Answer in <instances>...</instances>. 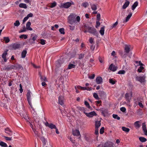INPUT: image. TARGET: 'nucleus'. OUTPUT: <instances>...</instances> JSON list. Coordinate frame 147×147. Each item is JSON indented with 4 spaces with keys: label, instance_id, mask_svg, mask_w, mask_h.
Returning <instances> with one entry per match:
<instances>
[{
    "label": "nucleus",
    "instance_id": "nucleus-1",
    "mask_svg": "<svg viewBox=\"0 0 147 147\" xmlns=\"http://www.w3.org/2000/svg\"><path fill=\"white\" fill-rule=\"evenodd\" d=\"M76 15L73 13H72L68 16L67 21L68 23L71 25L74 23L78 24V23L80 22V18L79 16H78L76 17Z\"/></svg>",
    "mask_w": 147,
    "mask_h": 147
},
{
    "label": "nucleus",
    "instance_id": "nucleus-2",
    "mask_svg": "<svg viewBox=\"0 0 147 147\" xmlns=\"http://www.w3.org/2000/svg\"><path fill=\"white\" fill-rule=\"evenodd\" d=\"M85 28L88 30V32L92 34L94 36H98V33L96 29L93 27H90L89 26L84 25Z\"/></svg>",
    "mask_w": 147,
    "mask_h": 147
},
{
    "label": "nucleus",
    "instance_id": "nucleus-3",
    "mask_svg": "<svg viewBox=\"0 0 147 147\" xmlns=\"http://www.w3.org/2000/svg\"><path fill=\"white\" fill-rule=\"evenodd\" d=\"M31 92L30 91H28L27 93L26 94L27 99L28 100V103L29 105H30L31 108L33 109V108L32 107V104L31 98Z\"/></svg>",
    "mask_w": 147,
    "mask_h": 147
},
{
    "label": "nucleus",
    "instance_id": "nucleus-4",
    "mask_svg": "<svg viewBox=\"0 0 147 147\" xmlns=\"http://www.w3.org/2000/svg\"><path fill=\"white\" fill-rule=\"evenodd\" d=\"M74 4V3L73 2H67L62 5V7L63 8L67 9L70 7L72 5Z\"/></svg>",
    "mask_w": 147,
    "mask_h": 147
},
{
    "label": "nucleus",
    "instance_id": "nucleus-5",
    "mask_svg": "<svg viewBox=\"0 0 147 147\" xmlns=\"http://www.w3.org/2000/svg\"><path fill=\"white\" fill-rule=\"evenodd\" d=\"M146 78V76H136V80L140 82L141 83H142L145 81Z\"/></svg>",
    "mask_w": 147,
    "mask_h": 147
},
{
    "label": "nucleus",
    "instance_id": "nucleus-6",
    "mask_svg": "<svg viewBox=\"0 0 147 147\" xmlns=\"http://www.w3.org/2000/svg\"><path fill=\"white\" fill-rule=\"evenodd\" d=\"M84 114L88 117H92L94 116H96V113L94 111H92L89 113L86 112L85 111L84 112Z\"/></svg>",
    "mask_w": 147,
    "mask_h": 147
},
{
    "label": "nucleus",
    "instance_id": "nucleus-7",
    "mask_svg": "<svg viewBox=\"0 0 147 147\" xmlns=\"http://www.w3.org/2000/svg\"><path fill=\"white\" fill-rule=\"evenodd\" d=\"M124 47V52L125 53L128 54L130 51L131 46L129 45L125 44Z\"/></svg>",
    "mask_w": 147,
    "mask_h": 147
},
{
    "label": "nucleus",
    "instance_id": "nucleus-8",
    "mask_svg": "<svg viewBox=\"0 0 147 147\" xmlns=\"http://www.w3.org/2000/svg\"><path fill=\"white\" fill-rule=\"evenodd\" d=\"M5 133L7 134V136H11L12 135L13 132L9 127L5 128Z\"/></svg>",
    "mask_w": 147,
    "mask_h": 147
},
{
    "label": "nucleus",
    "instance_id": "nucleus-9",
    "mask_svg": "<svg viewBox=\"0 0 147 147\" xmlns=\"http://www.w3.org/2000/svg\"><path fill=\"white\" fill-rule=\"evenodd\" d=\"M132 97V94H129L126 93L125 95V97L126 101L128 102H130Z\"/></svg>",
    "mask_w": 147,
    "mask_h": 147
},
{
    "label": "nucleus",
    "instance_id": "nucleus-10",
    "mask_svg": "<svg viewBox=\"0 0 147 147\" xmlns=\"http://www.w3.org/2000/svg\"><path fill=\"white\" fill-rule=\"evenodd\" d=\"M98 94L100 97L102 98H105L106 97V93L102 90H99Z\"/></svg>",
    "mask_w": 147,
    "mask_h": 147
},
{
    "label": "nucleus",
    "instance_id": "nucleus-11",
    "mask_svg": "<svg viewBox=\"0 0 147 147\" xmlns=\"http://www.w3.org/2000/svg\"><path fill=\"white\" fill-rule=\"evenodd\" d=\"M64 98L62 96H60L58 98V103L61 105L64 104Z\"/></svg>",
    "mask_w": 147,
    "mask_h": 147
},
{
    "label": "nucleus",
    "instance_id": "nucleus-12",
    "mask_svg": "<svg viewBox=\"0 0 147 147\" xmlns=\"http://www.w3.org/2000/svg\"><path fill=\"white\" fill-rule=\"evenodd\" d=\"M20 44L17 43H15L12 44L11 45V47L12 48L15 50L20 48Z\"/></svg>",
    "mask_w": 147,
    "mask_h": 147
},
{
    "label": "nucleus",
    "instance_id": "nucleus-13",
    "mask_svg": "<svg viewBox=\"0 0 147 147\" xmlns=\"http://www.w3.org/2000/svg\"><path fill=\"white\" fill-rule=\"evenodd\" d=\"M102 78L100 77H97L96 80V81L97 84H100L102 83Z\"/></svg>",
    "mask_w": 147,
    "mask_h": 147
},
{
    "label": "nucleus",
    "instance_id": "nucleus-14",
    "mask_svg": "<svg viewBox=\"0 0 147 147\" xmlns=\"http://www.w3.org/2000/svg\"><path fill=\"white\" fill-rule=\"evenodd\" d=\"M109 69L113 71H115L117 70V67L116 66L113 65V64H111L109 67Z\"/></svg>",
    "mask_w": 147,
    "mask_h": 147
},
{
    "label": "nucleus",
    "instance_id": "nucleus-15",
    "mask_svg": "<svg viewBox=\"0 0 147 147\" xmlns=\"http://www.w3.org/2000/svg\"><path fill=\"white\" fill-rule=\"evenodd\" d=\"M31 25V22H28L26 24V29L29 30H32V29L30 27V26Z\"/></svg>",
    "mask_w": 147,
    "mask_h": 147
},
{
    "label": "nucleus",
    "instance_id": "nucleus-16",
    "mask_svg": "<svg viewBox=\"0 0 147 147\" xmlns=\"http://www.w3.org/2000/svg\"><path fill=\"white\" fill-rule=\"evenodd\" d=\"M73 134L74 136H78L80 135V132L78 130H73Z\"/></svg>",
    "mask_w": 147,
    "mask_h": 147
},
{
    "label": "nucleus",
    "instance_id": "nucleus-17",
    "mask_svg": "<svg viewBox=\"0 0 147 147\" xmlns=\"http://www.w3.org/2000/svg\"><path fill=\"white\" fill-rule=\"evenodd\" d=\"M101 125L100 121H96L95 122V128H98Z\"/></svg>",
    "mask_w": 147,
    "mask_h": 147
},
{
    "label": "nucleus",
    "instance_id": "nucleus-18",
    "mask_svg": "<svg viewBox=\"0 0 147 147\" xmlns=\"http://www.w3.org/2000/svg\"><path fill=\"white\" fill-rule=\"evenodd\" d=\"M127 53L124 52L122 51L121 53V56L123 59H125L126 58L127 56Z\"/></svg>",
    "mask_w": 147,
    "mask_h": 147
},
{
    "label": "nucleus",
    "instance_id": "nucleus-19",
    "mask_svg": "<svg viewBox=\"0 0 147 147\" xmlns=\"http://www.w3.org/2000/svg\"><path fill=\"white\" fill-rule=\"evenodd\" d=\"M132 16V13L131 12L129 13V14L126 17L125 21H123V23H124L125 22H128L130 19V18Z\"/></svg>",
    "mask_w": 147,
    "mask_h": 147
},
{
    "label": "nucleus",
    "instance_id": "nucleus-20",
    "mask_svg": "<svg viewBox=\"0 0 147 147\" xmlns=\"http://www.w3.org/2000/svg\"><path fill=\"white\" fill-rule=\"evenodd\" d=\"M140 123V121H137L134 123V125L136 128H138L140 127V125L139 123Z\"/></svg>",
    "mask_w": 147,
    "mask_h": 147
},
{
    "label": "nucleus",
    "instance_id": "nucleus-21",
    "mask_svg": "<svg viewBox=\"0 0 147 147\" xmlns=\"http://www.w3.org/2000/svg\"><path fill=\"white\" fill-rule=\"evenodd\" d=\"M122 129L123 131L126 133H128L130 131V129L129 128H127L125 127H122Z\"/></svg>",
    "mask_w": 147,
    "mask_h": 147
},
{
    "label": "nucleus",
    "instance_id": "nucleus-22",
    "mask_svg": "<svg viewBox=\"0 0 147 147\" xmlns=\"http://www.w3.org/2000/svg\"><path fill=\"white\" fill-rule=\"evenodd\" d=\"M27 53V51L25 50H24L21 53V57L23 58H24L26 56Z\"/></svg>",
    "mask_w": 147,
    "mask_h": 147
},
{
    "label": "nucleus",
    "instance_id": "nucleus-23",
    "mask_svg": "<svg viewBox=\"0 0 147 147\" xmlns=\"http://www.w3.org/2000/svg\"><path fill=\"white\" fill-rule=\"evenodd\" d=\"M40 140L43 143V146H45L46 145L47 142L46 139L44 137H41Z\"/></svg>",
    "mask_w": 147,
    "mask_h": 147
},
{
    "label": "nucleus",
    "instance_id": "nucleus-24",
    "mask_svg": "<svg viewBox=\"0 0 147 147\" xmlns=\"http://www.w3.org/2000/svg\"><path fill=\"white\" fill-rule=\"evenodd\" d=\"M11 69H14V65H10L5 68V69L6 70H9Z\"/></svg>",
    "mask_w": 147,
    "mask_h": 147
},
{
    "label": "nucleus",
    "instance_id": "nucleus-25",
    "mask_svg": "<svg viewBox=\"0 0 147 147\" xmlns=\"http://www.w3.org/2000/svg\"><path fill=\"white\" fill-rule=\"evenodd\" d=\"M129 1H127L123 6L122 8L123 9H125L129 5Z\"/></svg>",
    "mask_w": 147,
    "mask_h": 147
},
{
    "label": "nucleus",
    "instance_id": "nucleus-26",
    "mask_svg": "<svg viewBox=\"0 0 147 147\" xmlns=\"http://www.w3.org/2000/svg\"><path fill=\"white\" fill-rule=\"evenodd\" d=\"M138 3L137 1L135 2L134 4L132 6V9L134 10L136 7L138 5Z\"/></svg>",
    "mask_w": 147,
    "mask_h": 147
},
{
    "label": "nucleus",
    "instance_id": "nucleus-27",
    "mask_svg": "<svg viewBox=\"0 0 147 147\" xmlns=\"http://www.w3.org/2000/svg\"><path fill=\"white\" fill-rule=\"evenodd\" d=\"M103 147H113V146L111 143H106L105 144Z\"/></svg>",
    "mask_w": 147,
    "mask_h": 147
},
{
    "label": "nucleus",
    "instance_id": "nucleus-28",
    "mask_svg": "<svg viewBox=\"0 0 147 147\" xmlns=\"http://www.w3.org/2000/svg\"><path fill=\"white\" fill-rule=\"evenodd\" d=\"M19 6L20 8H22L25 9L27 8V7L26 4L21 3L19 5Z\"/></svg>",
    "mask_w": 147,
    "mask_h": 147
},
{
    "label": "nucleus",
    "instance_id": "nucleus-29",
    "mask_svg": "<svg viewBox=\"0 0 147 147\" xmlns=\"http://www.w3.org/2000/svg\"><path fill=\"white\" fill-rule=\"evenodd\" d=\"M76 65L73 64L69 63V65L67 69H71L73 68H75V67Z\"/></svg>",
    "mask_w": 147,
    "mask_h": 147
},
{
    "label": "nucleus",
    "instance_id": "nucleus-30",
    "mask_svg": "<svg viewBox=\"0 0 147 147\" xmlns=\"http://www.w3.org/2000/svg\"><path fill=\"white\" fill-rule=\"evenodd\" d=\"M105 27L103 26L101 28V29L100 31V32L102 35L104 34V29Z\"/></svg>",
    "mask_w": 147,
    "mask_h": 147
},
{
    "label": "nucleus",
    "instance_id": "nucleus-31",
    "mask_svg": "<svg viewBox=\"0 0 147 147\" xmlns=\"http://www.w3.org/2000/svg\"><path fill=\"white\" fill-rule=\"evenodd\" d=\"M0 145L2 147H7V144L2 141L0 142Z\"/></svg>",
    "mask_w": 147,
    "mask_h": 147
},
{
    "label": "nucleus",
    "instance_id": "nucleus-32",
    "mask_svg": "<svg viewBox=\"0 0 147 147\" xmlns=\"http://www.w3.org/2000/svg\"><path fill=\"white\" fill-rule=\"evenodd\" d=\"M3 39L6 43H8L10 41V39L8 37H4L3 38Z\"/></svg>",
    "mask_w": 147,
    "mask_h": 147
},
{
    "label": "nucleus",
    "instance_id": "nucleus-33",
    "mask_svg": "<svg viewBox=\"0 0 147 147\" xmlns=\"http://www.w3.org/2000/svg\"><path fill=\"white\" fill-rule=\"evenodd\" d=\"M91 6V8L93 10H96L97 9V7L96 5L94 4H92L90 5Z\"/></svg>",
    "mask_w": 147,
    "mask_h": 147
},
{
    "label": "nucleus",
    "instance_id": "nucleus-34",
    "mask_svg": "<svg viewBox=\"0 0 147 147\" xmlns=\"http://www.w3.org/2000/svg\"><path fill=\"white\" fill-rule=\"evenodd\" d=\"M139 140L142 142H144L146 141V139L143 137H140Z\"/></svg>",
    "mask_w": 147,
    "mask_h": 147
},
{
    "label": "nucleus",
    "instance_id": "nucleus-35",
    "mask_svg": "<svg viewBox=\"0 0 147 147\" xmlns=\"http://www.w3.org/2000/svg\"><path fill=\"white\" fill-rule=\"evenodd\" d=\"M84 104L89 109H90L92 108L90 106L89 103L87 101H85Z\"/></svg>",
    "mask_w": 147,
    "mask_h": 147
},
{
    "label": "nucleus",
    "instance_id": "nucleus-36",
    "mask_svg": "<svg viewBox=\"0 0 147 147\" xmlns=\"http://www.w3.org/2000/svg\"><path fill=\"white\" fill-rule=\"evenodd\" d=\"M81 5L85 8L86 7L89 5V4L88 2H85L84 3H82Z\"/></svg>",
    "mask_w": 147,
    "mask_h": 147
},
{
    "label": "nucleus",
    "instance_id": "nucleus-37",
    "mask_svg": "<svg viewBox=\"0 0 147 147\" xmlns=\"http://www.w3.org/2000/svg\"><path fill=\"white\" fill-rule=\"evenodd\" d=\"M57 5V3L55 2H54L52 3L50 5L49 7H50L51 8H52L54 7H55Z\"/></svg>",
    "mask_w": 147,
    "mask_h": 147
},
{
    "label": "nucleus",
    "instance_id": "nucleus-38",
    "mask_svg": "<svg viewBox=\"0 0 147 147\" xmlns=\"http://www.w3.org/2000/svg\"><path fill=\"white\" fill-rule=\"evenodd\" d=\"M20 24V23L19 20H17L14 23V25L15 26L18 27Z\"/></svg>",
    "mask_w": 147,
    "mask_h": 147
},
{
    "label": "nucleus",
    "instance_id": "nucleus-39",
    "mask_svg": "<svg viewBox=\"0 0 147 147\" xmlns=\"http://www.w3.org/2000/svg\"><path fill=\"white\" fill-rule=\"evenodd\" d=\"M49 127L51 129H55L56 128V126L52 123H50Z\"/></svg>",
    "mask_w": 147,
    "mask_h": 147
},
{
    "label": "nucleus",
    "instance_id": "nucleus-40",
    "mask_svg": "<svg viewBox=\"0 0 147 147\" xmlns=\"http://www.w3.org/2000/svg\"><path fill=\"white\" fill-rule=\"evenodd\" d=\"M85 54H80L78 55V59H81L84 57Z\"/></svg>",
    "mask_w": 147,
    "mask_h": 147
},
{
    "label": "nucleus",
    "instance_id": "nucleus-41",
    "mask_svg": "<svg viewBox=\"0 0 147 147\" xmlns=\"http://www.w3.org/2000/svg\"><path fill=\"white\" fill-rule=\"evenodd\" d=\"M65 29L63 28H62L59 29V30L60 33L61 34H65V31H64Z\"/></svg>",
    "mask_w": 147,
    "mask_h": 147
},
{
    "label": "nucleus",
    "instance_id": "nucleus-42",
    "mask_svg": "<svg viewBox=\"0 0 147 147\" xmlns=\"http://www.w3.org/2000/svg\"><path fill=\"white\" fill-rule=\"evenodd\" d=\"M8 51V50H7L6 51L4 52L3 53L2 55V58L6 57V56L7 54V52Z\"/></svg>",
    "mask_w": 147,
    "mask_h": 147
},
{
    "label": "nucleus",
    "instance_id": "nucleus-43",
    "mask_svg": "<svg viewBox=\"0 0 147 147\" xmlns=\"http://www.w3.org/2000/svg\"><path fill=\"white\" fill-rule=\"evenodd\" d=\"M40 79L42 82H43V81L45 82V81H47V78H46V77H43V76H41L40 77Z\"/></svg>",
    "mask_w": 147,
    "mask_h": 147
},
{
    "label": "nucleus",
    "instance_id": "nucleus-44",
    "mask_svg": "<svg viewBox=\"0 0 147 147\" xmlns=\"http://www.w3.org/2000/svg\"><path fill=\"white\" fill-rule=\"evenodd\" d=\"M20 38H24V39H26L27 38V36L25 34H22L20 36Z\"/></svg>",
    "mask_w": 147,
    "mask_h": 147
},
{
    "label": "nucleus",
    "instance_id": "nucleus-45",
    "mask_svg": "<svg viewBox=\"0 0 147 147\" xmlns=\"http://www.w3.org/2000/svg\"><path fill=\"white\" fill-rule=\"evenodd\" d=\"M3 59L1 61V63L2 64H3L4 62H6L7 61V59L6 57L2 58Z\"/></svg>",
    "mask_w": 147,
    "mask_h": 147
},
{
    "label": "nucleus",
    "instance_id": "nucleus-46",
    "mask_svg": "<svg viewBox=\"0 0 147 147\" xmlns=\"http://www.w3.org/2000/svg\"><path fill=\"white\" fill-rule=\"evenodd\" d=\"M144 69V67L142 66H140V67L138 69V71L139 72H142V70Z\"/></svg>",
    "mask_w": 147,
    "mask_h": 147
},
{
    "label": "nucleus",
    "instance_id": "nucleus-47",
    "mask_svg": "<svg viewBox=\"0 0 147 147\" xmlns=\"http://www.w3.org/2000/svg\"><path fill=\"white\" fill-rule=\"evenodd\" d=\"M93 96L96 100H99V99L98 95L96 93H94L93 94Z\"/></svg>",
    "mask_w": 147,
    "mask_h": 147
},
{
    "label": "nucleus",
    "instance_id": "nucleus-48",
    "mask_svg": "<svg viewBox=\"0 0 147 147\" xmlns=\"http://www.w3.org/2000/svg\"><path fill=\"white\" fill-rule=\"evenodd\" d=\"M45 40L43 39H41L40 43L42 45H44L45 44Z\"/></svg>",
    "mask_w": 147,
    "mask_h": 147
},
{
    "label": "nucleus",
    "instance_id": "nucleus-49",
    "mask_svg": "<svg viewBox=\"0 0 147 147\" xmlns=\"http://www.w3.org/2000/svg\"><path fill=\"white\" fill-rule=\"evenodd\" d=\"M113 117L115 119H117L118 120H119V117H118L117 115L113 114Z\"/></svg>",
    "mask_w": 147,
    "mask_h": 147
},
{
    "label": "nucleus",
    "instance_id": "nucleus-50",
    "mask_svg": "<svg viewBox=\"0 0 147 147\" xmlns=\"http://www.w3.org/2000/svg\"><path fill=\"white\" fill-rule=\"evenodd\" d=\"M142 128L143 130L146 129L145 122L143 123H142Z\"/></svg>",
    "mask_w": 147,
    "mask_h": 147
},
{
    "label": "nucleus",
    "instance_id": "nucleus-51",
    "mask_svg": "<svg viewBox=\"0 0 147 147\" xmlns=\"http://www.w3.org/2000/svg\"><path fill=\"white\" fill-rule=\"evenodd\" d=\"M120 110L123 113L126 112V109L125 107H122L120 108Z\"/></svg>",
    "mask_w": 147,
    "mask_h": 147
},
{
    "label": "nucleus",
    "instance_id": "nucleus-52",
    "mask_svg": "<svg viewBox=\"0 0 147 147\" xmlns=\"http://www.w3.org/2000/svg\"><path fill=\"white\" fill-rule=\"evenodd\" d=\"M105 128L104 127H102L100 129V134H102L104 132Z\"/></svg>",
    "mask_w": 147,
    "mask_h": 147
},
{
    "label": "nucleus",
    "instance_id": "nucleus-53",
    "mask_svg": "<svg viewBox=\"0 0 147 147\" xmlns=\"http://www.w3.org/2000/svg\"><path fill=\"white\" fill-rule=\"evenodd\" d=\"M96 24L95 26V27L96 28H98V27L100 26V23L99 21H96Z\"/></svg>",
    "mask_w": 147,
    "mask_h": 147
},
{
    "label": "nucleus",
    "instance_id": "nucleus-54",
    "mask_svg": "<svg viewBox=\"0 0 147 147\" xmlns=\"http://www.w3.org/2000/svg\"><path fill=\"white\" fill-rule=\"evenodd\" d=\"M109 82L111 84H115V83L114 80L112 79H109Z\"/></svg>",
    "mask_w": 147,
    "mask_h": 147
},
{
    "label": "nucleus",
    "instance_id": "nucleus-55",
    "mask_svg": "<svg viewBox=\"0 0 147 147\" xmlns=\"http://www.w3.org/2000/svg\"><path fill=\"white\" fill-rule=\"evenodd\" d=\"M118 24L117 21L114 24H113L111 27V29H112L113 28L115 27Z\"/></svg>",
    "mask_w": 147,
    "mask_h": 147
},
{
    "label": "nucleus",
    "instance_id": "nucleus-56",
    "mask_svg": "<svg viewBox=\"0 0 147 147\" xmlns=\"http://www.w3.org/2000/svg\"><path fill=\"white\" fill-rule=\"evenodd\" d=\"M89 41L91 44H93V43H94V39L92 38H90L89 39Z\"/></svg>",
    "mask_w": 147,
    "mask_h": 147
},
{
    "label": "nucleus",
    "instance_id": "nucleus-57",
    "mask_svg": "<svg viewBox=\"0 0 147 147\" xmlns=\"http://www.w3.org/2000/svg\"><path fill=\"white\" fill-rule=\"evenodd\" d=\"M100 19V14H98L97 15V20L99 21Z\"/></svg>",
    "mask_w": 147,
    "mask_h": 147
},
{
    "label": "nucleus",
    "instance_id": "nucleus-58",
    "mask_svg": "<svg viewBox=\"0 0 147 147\" xmlns=\"http://www.w3.org/2000/svg\"><path fill=\"white\" fill-rule=\"evenodd\" d=\"M95 75L94 74H92L91 76H90L89 77V78L91 79H93L94 78Z\"/></svg>",
    "mask_w": 147,
    "mask_h": 147
},
{
    "label": "nucleus",
    "instance_id": "nucleus-59",
    "mask_svg": "<svg viewBox=\"0 0 147 147\" xmlns=\"http://www.w3.org/2000/svg\"><path fill=\"white\" fill-rule=\"evenodd\" d=\"M4 138L6 140L10 141L11 140L12 138L8 137L7 136H4Z\"/></svg>",
    "mask_w": 147,
    "mask_h": 147
},
{
    "label": "nucleus",
    "instance_id": "nucleus-60",
    "mask_svg": "<svg viewBox=\"0 0 147 147\" xmlns=\"http://www.w3.org/2000/svg\"><path fill=\"white\" fill-rule=\"evenodd\" d=\"M26 28H25V27H24L23 29L22 30H20L19 32V33H21V32H25L26 31Z\"/></svg>",
    "mask_w": 147,
    "mask_h": 147
},
{
    "label": "nucleus",
    "instance_id": "nucleus-61",
    "mask_svg": "<svg viewBox=\"0 0 147 147\" xmlns=\"http://www.w3.org/2000/svg\"><path fill=\"white\" fill-rule=\"evenodd\" d=\"M95 134L96 135H98L99 134L98 128H95Z\"/></svg>",
    "mask_w": 147,
    "mask_h": 147
},
{
    "label": "nucleus",
    "instance_id": "nucleus-62",
    "mask_svg": "<svg viewBox=\"0 0 147 147\" xmlns=\"http://www.w3.org/2000/svg\"><path fill=\"white\" fill-rule=\"evenodd\" d=\"M18 65L19 64H16L15 65H14L15 69H18Z\"/></svg>",
    "mask_w": 147,
    "mask_h": 147
},
{
    "label": "nucleus",
    "instance_id": "nucleus-63",
    "mask_svg": "<svg viewBox=\"0 0 147 147\" xmlns=\"http://www.w3.org/2000/svg\"><path fill=\"white\" fill-rule=\"evenodd\" d=\"M28 19V17L27 16H26V17H25L24 19L23 20V22H25Z\"/></svg>",
    "mask_w": 147,
    "mask_h": 147
},
{
    "label": "nucleus",
    "instance_id": "nucleus-64",
    "mask_svg": "<svg viewBox=\"0 0 147 147\" xmlns=\"http://www.w3.org/2000/svg\"><path fill=\"white\" fill-rule=\"evenodd\" d=\"M143 131L144 133V134L146 136H147V129L143 130Z\"/></svg>",
    "mask_w": 147,
    "mask_h": 147
}]
</instances>
